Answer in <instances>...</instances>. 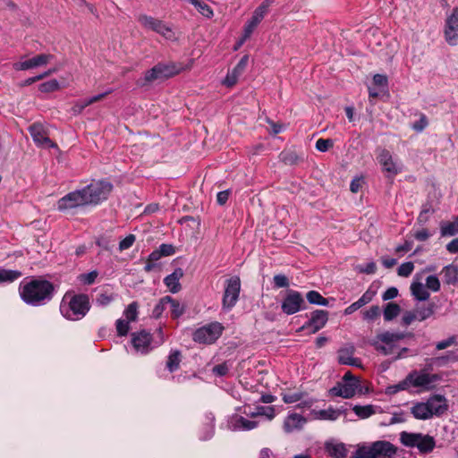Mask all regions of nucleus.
<instances>
[{
    "mask_svg": "<svg viewBox=\"0 0 458 458\" xmlns=\"http://www.w3.org/2000/svg\"><path fill=\"white\" fill-rule=\"evenodd\" d=\"M53 292V284L46 280H32L20 288L22 301L32 306H40L49 301Z\"/></svg>",
    "mask_w": 458,
    "mask_h": 458,
    "instance_id": "obj_1",
    "label": "nucleus"
},
{
    "mask_svg": "<svg viewBox=\"0 0 458 458\" xmlns=\"http://www.w3.org/2000/svg\"><path fill=\"white\" fill-rule=\"evenodd\" d=\"M90 309L89 299L86 294L66 293L60 305L61 314L69 320L77 321L86 316Z\"/></svg>",
    "mask_w": 458,
    "mask_h": 458,
    "instance_id": "obj_2",
    "label": "nucleus"
},
{
    "mask_svg": "<svg viewBox=\"0 0 458 458\" xmlns=\"http://www.w3.org/2000/svg\"><path fill=\"white\" fill-rule=\"evenodd\" d=\"M404 338L403 333H392L389 331L378 334L372 341L371 345L384 355H394V360H399L405 357L408 349L403 347L399 349L397 343Z\"/></svg>",
    "mask_w": 458,
    "mask_h": 458,
    "instance_id": "obj_3",
    "label": "nucleus"
},
{
    "mask_svg": "<svg viewBox=\"0 0 458 458\" xmlns=\"http://www.w3.org/2000/svg\"><path fill=\"white\" fill-rule=\"evenodd\" d=\"M165 342V335L161 327L157 330L156 339L153 340L151 335L141 330L131 335V344L136 352L146 354L154 347L162 344Z\"/></svg>",
    "mask_w": 458,
    "mask_h": 458,
    "instance_id": "obj_4",
    "label": "nucleus"
},
{
    "mask_svg": "<svg viewBox=\"0 0 458 458\" xmlns=\"http://www.w3.org/2000/svg\"><path fill=\"white\" fill-rule=\"evenodd\" d=\"M396 452V448L387 441H376L369 445L358 446L354 458H377L378 456L391 457Z\"/></svg>",
    "mask_w": 458,
    "mask_h": 458,
    "instance_id": "obj_5",
    "label": "nucleus"
},
{
    "mask_svg": "<svg viewBox=\"0 0 458 458\" xmlns=\"http://www.w3.org/2000/svg\"><path fill=\"white\" fill-rule=\"evenodd\" d=\"M402 444L408 447H417L420 453H431L435 446L436 441L433 437L421 433H409L403 431L400 434Z\"/></svg>",
    "mask_w": 458,
    "mask_h": 458,
    "instance_id": "obj_6",
    "label": "nucleus"
},
{
    "mask_svg": "<svg viewBox=\"0 0 458 458\" xmlns=\"http://www.w3.org/2000/svg\"><path fill=\"white\" fill-rule=\"evenodd\" d=\"M112 184L105 180L91 182L88 186L82 188L88 205H98L106 200L112 191Z\"/></svg>",
    "mask_w": 458,
    "mask_h": 458,
    "instance_id": "obj_7",
    "label": "nucleus"
},
{
    "mask_svg": "<svg viewBox=\"0 0 458 458\" xmlns=\"http://www.w3.org/2000/svg\"><path fill=\"white\" fill-rule=\"evenodd\" d=\"M409 388H421L425 391L434 389L435 383L441 379L438 374H431L426 369L411 370L406 377Z\"/></svg>",
    "mask_w": 458,
    "mask_h": 458,
    "instance_id": "obj_8",
    "label": "nucleus"
},
{
    "mask_svg": "<svg viewBox=\"0 0 458 458\" xmlns=\"http://www.w3.org/2000/svg\"><path fill=\"white\" fill-rule=\"evenodd\" d=\"M223 330L224 327L221 323L212 322L196 329L192 339L200 344H211L220 337Z\"/></svg>",
    "mask_w": 458,
    "mask_h": 458,
    "instance_id": "obj_9",
    "label": "nucleus"
},
{
    "mask_svg": "<svg viewBox=\"0 0 458 458\" xmlns=\"http://www.w3.org/2000/svg\"><path fill=\"white\" fill-rule=\"evenodd\" d=\"M360 384L358 377H354L351 371H347L341 382L330 389V393L334 396L343 398H352L360 388Z\"/></svg>",
    "mask_w": 458,
    "mask_h": 458,
    "instance_id": "obj_10",
    "label": "nucleus"
},
{
    "mask_svg": "<svg viewBox=\"0 0 458 458\" xmlns=\"http://www.w3.org/2000/svg\"><path fill=\"white\" fill-rule=\"evenodd\" d=\"M241 292V280L237 276L227 279L225 283V292L222 300V308L225 311L231 310L238 301Z\"/></svg>",
    "mask_w": 458,
    "mask_h": 458,
    "instance_id": "obj_11",
    "label": "nucleus"
},
{
    "mask_svg": "<svg viewBox=\"0 0 458 458\" xmlns=\"http://www.w3.org/2000/svg\"><path fill=\"white\" fill-rule=\"evenodd\" d=\"M377 158L382 166L383 172L386 174L387 177L394 178L396 174L403 171V165L397 159H395L388 150L385 148L379 151Z\"/></svg>",
    "mask_w": 458,
    "mask_h": 458,
    "instance_id": "obj_12",
    "label": "nucleus"
},
{
    "mask_svg": "<svg viewBox=\"0 0 458 458\" xmlns=\"http://www.w3.org/2000/svg\"><path fill=\"white\" fill-rule=\"evenodd\" d=\"M84 206H88V203L82 189L71 191L57 201V208L60 211H67Z\"/></svg>",
    "mask_w": 458,
    "mask_h": 458,
    "instance_id": "obj_13",
    "label": "nucleus"
},
{
    "mask_svg": "<svg viewBox=\"0 0 458 458\" xmlns=\"http://www.w3.org/2000/svg\"><path fill=\"white\" fill-rule=\"evenodd\" d=\"M303 304L302 295L297 291L289 290L282 301L281 308L284 313L293 315L300 311Z\"/></svg>",
    "mask_w": 458,
    "mask_h": 458,
    "instance_id": "obj_14",
    "label": "nucleus"
},
{
    "mask_svg": "<svg viewBox=\"0 0 458 458\" xmlns=\"http://www.w3.org/2000/svg\"><path fill=\"white\" fill-rule=\"evenodd\" d=\"M328 320V312L324 310H316L310 314V319L301 327L302 331L315 334L322 329Z\"/></svg>",
    "mask_w": 458,
    "mask_h": 458,
    "instance_id": "obj_15",
    "label": "nucleus"
},
{
    "mask_svg": "<svg viewBox=\"0 0 458 458\" xmlns=\"http://www.w3.org/2000/svg\"><path fill=\"white\" fill-rule=\"evenodd\" d=\"M29 131L30 136L38 147L46 148H55L57 145L54 143L48 137L47 131L40 123H34L30 126Z\"/></svg>",
    "mask_w": 458,
    "mask_h": 458,
    "instance_id": "obj_16",
    "label": "nucleus"
},
{
    "mask_svg": "<svg viewBox=\"0 0 458 458\" xmlns=\"http://www.w3.org/2000/svg\"><path fill=\"white\" fill-rule=\"evenodd\" d=\"M445 38L451 46H455L458 42V8L453 9L446 17Z\"/></svg>",
    "mask_w": 458,
    "mask_h": 458,
    "instance_id": "obj_17",
    "label": "nucleus"
},
{
    "mask_svg": "<svg viewBox=\"0 0 458 458\" xmlns=\"http://www.w3.org/2000/svg\"><path fill=\"white\" fill-rule=\"evenodd\" d=\"M53 59V55L49 54H41L30 59L15 63L13 68L16 71H25L40 66H45Z\"/></svg>",
    "mask_w": 458,
    "mask_h": 458,
    "instance_id": "obj_18",
    "label": "nucleus"
},
{
    "mask_svg": "<svg viewBox=\"0 0 458 458\" xmlns=\"http://www.w3.org/2000/svg\"><path fill=\"white\" fill-rule=\"evenodd\" d=\"M259 422L253 420L244 418L240 414H233L227 420L229 429L236 430H250L258 427Z\"/></svg>",
    "mask_w": 458,
    "mask_h": 458,
    "instance_id": "obj_19",
    "label": "nucleus"
},
{
    "mask_svg": "<svg viewBox=\"0 0 458 458\" xmlns=\"http://www.w3.org/2000/svg\"><path fill=\"white\" fill-rule=\"evenodd\" d=\"M426 402L432 418L439 417L448 411L447 399L442 394H433Z\"/></svg>",
    "mask_w": 458,
    "mask_h": 458,
    "instance_id": "obj_20",
    "label": "nucleus"
},
{
    "mask_svg": "<svg viewBox=\"0 0 458 458\" xmlns=\"http://www.w3.org/2000/svg\"><path fill=\"white\" fill-rule=\"evenodd\" d=\"M307 422V419L301 414L291 412L288 413L284 421V430L286 433H293L302 429Z\"/></svg>",
    "mask_w": 458,
    "mask_h": 458,
    "instance_id": "obj_21",
    "label": "nucleus"
},
{
    "mask_svg": "<svg viewBox=\"0 0 458 458\" xmlns=\"http://www.w3.org/2000/svg\"><path fill=\"white\" fill-rule=\"evenodd\" d=\"M353 353L354 347L352 345L340 349L338 352L339 363L361 368L362 365L360 360L353 357Z\"/></svg>",
    "mask_w": 458,
    "mask_h": 458,
    "instance_id": "obj_22",
    "label": "nucleus"
},
{
    "mask_svg": "<svg viewBox=\"0 0 458 458\" xmlns=\"http://www.w3.org/2000/svg\"><path fill=\"white\" fill-rule=\"evenodd\" d=\"M341 411L337 409H334L333 407H329L325 410H316L313 409L310 411V419L312 420H336L341 416Z\"/></svg>",
    "mask_w": 458,
    "mask_h": 458,
    "instance_id": "obj_23",
    "label": "nucleus"
},
{
    "mask_svg": "<svg viewBox=\"0 0 458 458\" xmlns=\"http://www.w3.org/2000/svg\"><path fill=\"white\" fill-rule=\"evenodd\" d=\"M157 68H159V74L161 75V78L165 79L176 75L181 72L184 71L185 69H190L191 67V64H190L188 67H184L181 64L168 63L158 64H157Z\"/></svg>",
    "mask_w": 458,
    "mask_h": 458,
    "instance_id": "obj_24",
    "label": "nucleus"
},
{
    "mask_svg": "<svg viewBox=\"0 0 458 458\" xmlns=\"http://www.w3.org/2000/svg\"><path fill=\"white\" fill-rule=\"evenodd\" d=\"M411 293L415 300L420 301H427L430 293H428L427 287L423 284V283L416 276L411 284Z\"/></svg>",
    "mask_w": 458,
    "mask_h": 458,
    "instance_id": "obj_25",
    "label": "nucleus"
},
{
    "mask_svg": "<svg viewBox=\"0 0 458 458\" xmlns=\"http://www.w3.org/2000/svg\"><path fill=\"white\" fill-rule=\"evenodd\" d=\"M183 276L182 268H176L172 274L164 279V284L173 293H176L181 290L180 279Z\"/></svg>",
    "mask_w": 458,
    "mask_h": 458,
    "instance_id": "obj_26",
    "label": "nucleus"
},
{
    "mask_svg": "<svg viewBox=\"0 0 458 458\" xmlns=\"http://www.w3.org/2000/svg\"><path fill=\"white\" fill-rule=\"evenodd\" d=\"M375 294L376 293L374 291L369 289L367 290L358 301H354L344 310V314L351 315L366 304L369 303L373 300Z\"/></svg>",
    "mask_w": 458,
    "mask_h": 458,
    "instance_id": "obj_27",
    "label": "nucleus"
},
{
    "mask_svg": "<svg viewBox=\"0 0 458 458\" xmlns=\"http://www.w3.org/2000/svg\"><path fill=\"white\" fill-rule=\"evenodd\" d=\"M243 413L251 418H255L257 416H265L268 420H272L276 415L273 406H259L257 407L255 411H251L250 407H244Z\"/></svg>",
    "mask_w": 458,
    "mask_h": 458,
    "instance_id": "obj_28",
    "label": "nucleus"
},
{
    "mask_svg": "<svg viewBox=\"0 0 458 458\" xmlns=\"http://www.w3.org/2000/svg\"><path fill=\"white\" fill-rule=\"evenodd\" d=\"M137 21L143 29L154 31L156 33H157L161 22L163 21L147 14H140L137 18Z\"/></svg>",
    "mask_w": 458,
    "mask_h": 458,
    "instance_id": "obj_29",
    "label": "nucleus"
},
{
    "mask_svg": "<svg viewBox=\"0 0 458 458\" xmlns=\"http://www.w3.org/2000/svg\"><path fill=\"white\" fill-rule=\"evenodd\" d=\"M267 13L263 11V8H259V6L253 12L251 18L246 22L244 29L246 30V34H252L256 27L264 19Z\"/></svg>",
    "mask_w": 458,
    "mask_h": 458,
    "instance_id": "obj_30",
    "label": "nucleus"
},
{
    "mask_svg": "<svg viewBox=\"0 0 458 458\" xmlns=\"http://www.w3.org/2000/svg\"><path fill=\"white\" fill-rule=\"evenodd\" d=\"M411 412L415 419L418 420H429L432 418L427 402H418L414 403L411 409Z\"/></svg>",
    "mask_w": 458,
    "mask_h": 458,
    "instance_id": "obj_31",
    "label": "nucleus"
},
{
    "mask_svg": "<svg viewBox=\"0 0 458 458\" xmlns=\"http://www.w3.org/2000/svg\"><path fill=\"white\" fill-rule=\"evenodd\" d=\"M441 274L443 275L444 281L447 284H456L458 283V267L450 264L445 266Z\"/></svg>",
    "mask_w": 458,
    "mask_h": 458,
    "instance_id": "obj_32",
    "label": "nucleus"
},
{
    "mask_svg": "<svg viewBox=\"0 0 458 458\" xmlns=\"http://www.w3.org/2000/svg\"><path fill=\"white\" fill-rule=\"evenodd\" d=\"M326 449L335 458H345L347 455L346 448L342 443H327Z\"/></svg>",
    "mask_w": 458,
    "mask_h": 458,
    "instance_id": "obj_33",
    "label": "nucleus"
},
{
    "mask_svg": "<svg viewBox=\"0 0 458 458\" xmlns=\"http://www.w3.org/2000/svg\"><path fill=\"white\" fill-rule=\"evenodd\" d=\"M417 321H424L433 316L435 312V305L428 304L427 306H417L414 310Z\"/></svg>",
    "mask_w": 458,
    "mask_h": 458,
    "instance_id": "obj_34",
    "label": "nucleus"
},
{
    "mask_svg": "<svg viewBox=\"0 0 458 458\" xmlns=\"http://www.w3.org/2000/svg\"><path fill=\"white\" fill-rule=\"evenodd\" d=\"M378 407L369 404V405H355L352 408L353 412L360 419H367L378 411Z\"/></svg>",
    "mask_w": 458,
    "mask_h": 458,
    "instance_id": "obj_35",
    "label": "nucleus"
},
{
    "mask_svg": "<svg viewBox=\"0 0 458 458\" xmlns=\"http://www.w3.org/2000/svg\"><path fill=\"white\" fill-rule=\"evenodd\" d=\"M165 301H167V308L174 318H177L183 314L184 307L178 301L170 296H165Z\"/></svg>",
    "mask_w": 458,
    "mask_h": 458,
    "instance_id": "obj_36",
    "label": "nucleus"
},
{
    "mask_svg": "<svg viewBox=\"0 0 458 458\" xmlns=\"http://www.w3.org/2000/svg\"><path fill=\"white\" fill-rule=\"evenodd\" d=\"M198 12L206 18H211L214 15L213 10L204 0H187Z\"/></svg>",
    "mask_w": 458,
    "mask_h": 458,
    "instance_id": "obj_37",
    "label": "nucleus"
},
{
    "mask_svg": "<svg viewBox=\"0 0 458 458\" xmlns=\"http://www.w3.org/2000/svg\"><path fill=\"white\" fill-rule=\"evenodd\" d=\"M21 276L20 271L0 268V284L12 283Z\"/></svg>",
    "mask_w": 458,
    "mask_h": 458,
    "instance_id": "obj_38",
    "label": "nucleus"
},
{
    "mask_svg": "<svg viewBox=\"0 0 458 458\" xmlns=\"http://www.w3.org/2000/svg\"><path fill=\"white\" fill-rule=\"evenodd\" d=\"M181 362V353L177 350L171 351L169 353L167 361H166V368L170 372H174L176 369H178L179 365Z\"/></svg>",
    "mask_w": 458,
    "mask_h": 458,
    "instance_id": "obj_39",
    "label": "nucleus"
},
{
    "mask_svg": "<svg viewBox=\"0 0 458 458\" xmlns=\"http://www.w3.org/2000/svg\"><path fill=\"white\" fill-rule=\"evenodd\" d=\"M442 236H453L458 233V216L453 222L442 223L440 225Z\"/></svg>",
    "mask_w": 458,
    "mask_h": 458,
    "instance_id": "obj_40",
    "label": "nucleus"
},
{
    "mask_svg": "<svg viewBox=\"0 0 458 458\" xmlns=\"http://www.w3.org/2000/svg\"><path fill=\"white\" fill-rule=\"evenodd\" d=\"M401 311V308L394 302H389L384 309V318L386 321H391L396 318Z\"/></svg>",
    "mask_w": 458,
    "mask_h": 458,
    "instance_id": "obj_41",
    "label": "nucleus"
},
{
    "mask_svg": "<svg viewBox=\"0 0 458 458\" xmlns=\"http://www.w3.org/2000/svg\"><path fill=\"white\" fill-rule=\"evenodd\" d=\"M157 34L170 41H175L178 38L173 28L164 21L161 22Z\"/></svg>",
    "mask_w": 458,
    "mask_h": 458,
    "instance_id": "obj_42",
    "label": "nucleus"
},
{
    "mask_svg": "<svg viewBox=\"0 0 458 458\" xmlns=\"http://www.w3.org/2000/svg\"><path fill=\"white\" fill-rule=\"evenodd\" d=\"M307 300L311 304H317L321 306H327L328 301L324 298L317 291H310L307 293Z\"/></svg>",
    "mask_w": 458,
    "mask_h": 458,
    "instance_id": "obj_43",
    "label": "nucleus"
},
{
    "mask_svg": "<svg viewBox=\"0 0 458 458\" xmlns=\"http://www.w3.org/2000/svg\"><path fill=\"white\" fill-rule=\"evenodd\" d=\"M124 319L129 322H133L138 318V304L137 302H131L127 306L125 310L123 311Z\"/></svg>",
    "mask_w": 458,
    "mask_h": 458,
    "instance_id": "obj_44",
    "label": "nucleus"
},
{
    "mask_svg": "<svg viewBox=\"0 0 458 458\" xmlns=\"http://www.w3.org/2000/svg\"><path fill=\"white\" fill-rule=\"evenodd\" d=\"M59 88V82L55 79L41 83L38 87L39 90L43 93L54 92Z\"/></svg>",
    "mask_w": 458,
    "mask_h": 458,
    "instance_id": "obj_45",
    "label": "nucleus"
},
{
    "mask_svg": "<svg viewBox=\"0 0 458 458\" xmlns=\"http://www.w3.org/2000/svg\"><path fill=\"white\" fill-rule=\"evenodd\" d=\"M408 389H410V388H409V386H408V383H407V380L405 377L403 380L400 381L398 384L387 386L386 389V393L387 394H394L400 391H404V390H408Z\"/></svg>",
    "mask_w": 458,
    "mask_h": 458,
    "instance_id": "obj_46",
    "label": "nucleus"
},
{
    "mask_svg": "<svg viewBox=\"0 0 458 458\" xmlns=\"http://www.w3.org/2000/svg\"><path fill=\"white\" fill-rule=\"evenodd\" d=\"M428 291L430 290L432 292H438L440 290V281L436 276H428L426 278V284Z\"/></svg>",
    "mask_w": 458,
    "mask_h": 458,
    "instance_id": "obj_47",
    "label": "nucleus"
},
{
    "mask_svg": "<svg viewBox=\"0 0 458 458\" xmlns=\"http://www.w3.org/2000/svg\"><path fill=\"white\" fill-rule=\"evenodd\" d=\"M241 74L237 72L234 69H233L226 74L225 78L223 81V84L226 87H233V85L236 84Z\"/></svg>",
    "mask_w": 458,
    "mask_h": 458,
    "instance_id": "obj_48",
    "label": "nucleus"
},
{
    "mask_svg": "<svg viewBox=\"0 0 458 458\" xmlns=\"http://www.w3.org/2000/svg\"><path fill=\"white\" fill-rule=\"evenodd\" d=\"M380 308L378 306H371L363 313V318L367 321H374L380 315Z\"/></svg>",
    "mask_w": 458,
    "mask_h": 458,
    "instance_id": "obj_49",
    "label": "nucleus"
},
{
    "mask_svg": "<svg viewBox=\"0 0 458 458\" xmlns=\"http://www.w3.org/2000/svg\"><path fill=\"white\" fill-rule=\"evenodd\" d=\"M414 270V264L412 262L403 263L397 269V274L400 276L407 277Z\"/></svg>",
    "mask_w": 458,
    "mask_h": 458,
    "instance_id": "obj_50",
    "label": "nucleus"
},
{
    "mask_svg": "<svg viewBox=\"0 0 458 458\" xmlns=\"http://www.w3.org/2000/svg\"><path fill=\"white\" fill-rule=\"evenodd\" d=\"M303 394L299 392L284 393L282 394V399L285 403H294L301 400Z\"/></svg>",
    "mask_w": 458,
    "mask_h": 458,
    "instance_id": "obj_51",
    "label": "nucleus"
},
{
    "mask_svg": "<svg viewBox=\"0 0 458 458\" xmlns=\"http://www.w3.org/2000/svg\"><path fill=\"white\" fill-rule=\"evenodd\" d=\"M116 330L119 335H126L130 330V322L124 318L116 321Z\"/></svg>",
    "mask_w": 458,
    "mask_h": 458,
    "instance_id": "obj_52",
    "label": "nucleus"
},
{
    "mask_svg": "<svg viewBox=\"0 0 458 458\" xmlns=\"http://www.w3.org/2000/svg\"><path fill=\"white\" fill-rule=\"evenodd\" d=\"M334 146L330 139H318L316 142V148L320 152H326Z\"/></svg>",
    "mask_w": 458,
    "mask_h": 458,
    "instance_id": "obj_53",
    "label": "nucleus"
},
{
    "mask_svg": "<svg viewBox=\"0 0 458 458\" xmlns=\"http://www.w3.org/2000/svg\"><path fill=\"white\" fill-rule=\"evenodd\" d=\"M144 79L146 81L148 82L162 79L161 75L159 74V68H157V66L155 65L152 69L147 71Z\"/></svg>",
    "mask_w": 458,
    "mask_h": 458,
    "instance_id": "obj_54",
    "label": "nucleus"
},
{
    "mask_svg": "<svg viewBox=\"0 0 458 458\" xmlns=\"http://www.w3.org/2000/svg\"><path fill=\"white\" fill-rule=\"evenodd\" d=\"M274 284L276 288H283L289 286V280L286 276L278 274L276 275L273 278Z\"/></svg>",
    "mask_w": 458,
    "mask_h": 458,
    "instance_id": "obj_55",
    "label": "nucleus"
},
{
    "mask_svg": "<svg viewBox=\"0 0 458 458\" xmlns=\"http://www.w3.org/2000/svg\"><path fill=\"white\" fill-rule=\"evenodd\" d=\"M98 276V273L96 271H91L89 273L81 274L79 276V280L84 284H91L95 282Z\"/></svg>",
    "mask_w": 458,
    "mask_h": 458,
    "instance_id": "obj_56",
    "label": "nucleus"
},
{
    "mask_svg": "<svg viewBox=\"0 0 458 458\" xmlns=\"http://www.w3.org/2000/svg\"><path fill=\"white\" fill-rule=\"evenodd\" d=\"M135 242V236L133 234L127 235L123 240H122L119 243V250H125L132 246Z\"/></svg>",
    "mask_w": 458,
    "mask_h": 458,
    "instance_id": "obj_57",
    "label": "nucleus"
},
{
    "mask_svg": "<svg viewBox=\"0 0 458 458\" xmlns=\"http://www.w3.org/2000/svg\"><path fill=\"white\" fill-rule=\"evenodd\" d=\"M167 309V301H165V297L162 298L159 302L155 306L153 310V316L158 318L162 315L163 311Z\"/></svg>",
    "mask_w": 458,
    "mask_h": 458,
    "instance_id": "obj_58",
    "label": "nucleus"
},
{
    "mask_svg": "<svg viewBox=\"0 0 458 458\" xmlns=\"http://www.w3.org/2000/svg\"><path fill=\"white\" fill-rule=\"evenodd\" d=\"M56 71H57V69H50L47 72L41 73L38 76L29 78L25 81V85H30L38 81H40V80L44 79L45 77H47L50 74L56 72Z\"/></svg>",
    "mask_w": 458,
    "mask_h": 458,
    "instance_id": "obj_59",
    "label": "nucleus"
},
{
    "mask_svg": "<svg viewBox=\"0 0 458 458\" xmlns=\"http://www.w3.org/2000/svg\"><path fill=\"white\" fill-rule=\"evenodd\" d=\"M113 300L114 298L111 295H108L106 293H100L96 299V303L98 306L104 307L110 304Z\"/></svg>",
    "mask_w": 458,
    "mask_h": 458,
    "instance_id": "obj_60",
    "label": "nucleus"
},
{
    "mask_svg": "<svg viewBox=\"0 0 458 458\" xmlns=\"http://www.w3.org/2000/svg\"><path fill=\"white\" fill-rule=\"evenodd\" d=\"M373 83L377 87H382L384 89H386L387 84H388V80L386 75L375 74L373 77Z\"/></svg>",
    "mask_w": 458,
    "mask_h": 458,
    "instance_id": "obj_61",
    "label": "nucleus"
},
{
    "mask_svg": "<svg viewBox=\"0 0 458 458\" xmlns=\"http://www.w3.org/2000/svg\"><path fill=\"white\" fill-rule=\"evenodd\" d=\"M414 321H417L414 310H409L403 313L402 317L403 325L409 326Z\"/></svg>",
    "mask_w": 458,
    "mask_h": 458,
    "instance_id": "obj_62",
    "label": "nucleus"
},
{
    "mask_svg": "<svg viewBox=\"0 0 458 458\" xmlns=\"http://www.w3.org/2000/svg\"><path fill=\"white\" fill-rule=\"evenodd\" d=\"M357 269L360 273H365V274L369 275V274H374L376 272L377 266L374 262H369L365 266H358Z\"/></svg>",
    "mask_w": 458,
    "mask_h": 458,
    "instance_id": "obj_63",
    "label": "nucleus"
},
{
    "mask_svg": "<svg viewBox=\"0 0 458 458\" xmlns=\"http://www.w3.org/2000/svg\"><path fill=\"white\" fill-rule=\"evenodd\" d=\"M363 184V179L361 177H356L352 180L350 184V190L353 193H357Z\"/></svg>",
    "mask_w": 458,
    "mask_h": 458,
    "instance_id": "obj_64",
    "label": "nucleus"
}]
</instances>
